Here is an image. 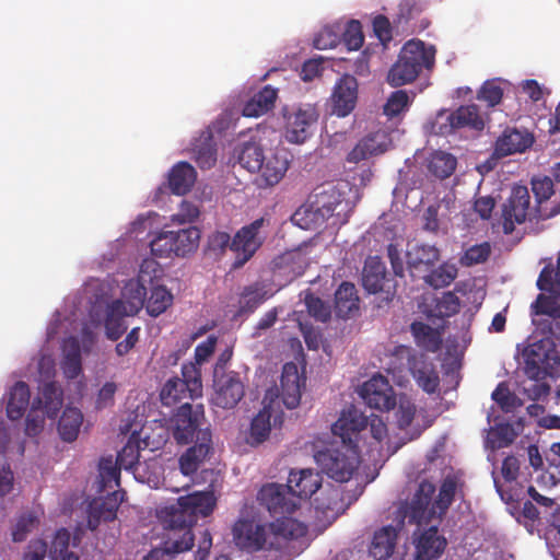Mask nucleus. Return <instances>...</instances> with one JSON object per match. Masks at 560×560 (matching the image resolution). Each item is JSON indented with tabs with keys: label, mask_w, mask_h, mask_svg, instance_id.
<instances>
[{
	"label": "nucleus",
	"mask_w": 560,
	"mask_h": 560,
	"mask_svg": "<svg viewBox=\"0 0 560 560\" xmlns=\"http://www.w3.org/2000/svg\"><path fill=\"white\" fill-rule=\"evenodd\" d=\"M530 184L537 206L544 207V202L555 194L552 179L548 176L534 177Z\"/></svg>",
	"instance_id": "obj_58"
},
{
	"label": "nucleus",
	"mask_w": 560,
	"mask_h": 560,
	"mask_svg": "<svg viewBox=\"0 0 560 560\" xmlns=\"http://www.w3.org/2000/svg\"><path fill=\"white\" fill-rule=\"evenodd\" d=\"M395 423L400 430L409 428L417 412L415 402L407 395H399L396 399Z\"/></svg>",
	"instance_id": "obj_46"
},
{
	"label": "nucleus",
	"mask_w": 560,
	"mask_h": 560,
	"mask_svg": "<svg viewBox=\"0 0 560 560\" xmlns=\"http://www.w3.org/2000/svg\"><path fill=\"white\" fill-rule=\"evenodd\" d=\"M173 304V294L164 285H156L151 289L145 308L150 316L158 317Z\"/></svg>",
	"instance_id": "obj_43"
},
{
	"label": "nucleus",
	"mask_w": 560,
	"mask_h": 560,
	"mask_svg": "<svg viewBox=\"0 0 560 560\" xmlns=\"http://www.w3.org/2000/svg\"><path fill=\"white\" fill-rule=\"evenodd\" d=\"M457 490V481L454 477L447 476L441 483L435 506L438 509V518L441 520L447 512L454 501Z\"/></svg>",
	"instance_id": "obj_47"
},
{
	"label": "nucleus",
	"mask_w": 560,
	"mask_h": 560,
	"mask_svg": "<svg viewBox=\"0 0 560 560\" xmlns=\"http://www.w3.org/2000/svg\"><path fill=\"white\" fill-rule=\"evenodd\" d=\"M440 261V250L434 245L415 244L407 250V264L413 273H427Z\"/></svg>",
	"instance_id": "obj_24"
},
{
	"label": "nucleus",
	"mask_w": 560,
	"mask_h": 560,
	"mask_svg": "<svg viewBox=\"0 0 560 560\" xmlns=\"http://www.w3.org/2000/svg\"><path fill=\"white\" fill-rule=\"evenodd\" d=\"M191 152L198 166L203 170L211 168L217 162V148L210 130L202 131L191 143Z\"/></svg>",
	"instance_id": "obj_29"
},
{
	"label": "nucleus",
	"mask_w": 560,
	"mask_h": 560,
	"mask_svg": "<svg viewBox=\"0 0 560 560\" xmlns=\"http://www.w3.org/2000/svg\"><path fill=\"white\" fill-rule=\"evenodd\" d=\"M151 253L156 257H170L174 255V242L172 231H161L150 242Z\"/></svg>",
	"instance_id": "obj_55"
},
{
	"label": "nucleus",
	"mask_w": 560,
	"mask_h": 560,
	"mask_svg": "<svg viewBox=\"0 0 560 560\" xmlns=\"http://www.w3.org/2000/svg\"><path fill=\"white\" fill-rule=\"evenodd\" d=\"M310 199L314 219L322 222L331 219L335 226L346 224L353 211L351 201L330 183L316 187Z\"/></svg>",
	"instance_id": "obj_6"
},
{
	"label": "nucleus",
	"mask_w": 560,
	"mask_h": 560,
	"mask_svg": "<svg viewBox=\"0 0 560 560\" xmlns=\"http://www.w3.org/2000/svg\"><path fill=\"white\" fill-rule=\"evenodd\" d=\"M368 428V417L358 408L350 406L342 410L338 420L332 424L331 431L341 439L342 445L359 450L360 434Z\"/></svg>",
	"instance_id": "obj_14"
},
{
	"label": "nucleus",
	"mask_w": 560,
	"mask_h": 560,
	"mask_svg": "<svg viewBox=\"0 0 560 560\" xmlns=\"http://www.w3.org/2000/svg\"><path fill=\"white\" fill-rule=\"evenodd\" d=\"M234 154L241 166L250 173H255L261 167L265 156L261 145L256 141L243 142L235 148Z\"/></svg>",
	"instance_id": "obj_38"
},
{
	"label": "nucleus",
	"mask_w": 560,
	"mask_h": 560,
	"mask_svg": "<svg viewBox=\"0 0 560 560\" xmlns=\"http://www.w3.org/2000/svg\"><path fill=\"white\" fill-rule=\"evenodd\" d=\"M38 524V518L34 513L22 514L12 532V539L14 541H23L26 539L28 533H31Z\"/></svg>",
	"instance_id": "obj_60"
},
{
	"label": "nucleus",
	"mask_w": 560,
	"mask_h": 560,
	"mask_svg": "<svg viewBox=\"0 0 560 560\" xmlns=\"http://www.w3.org/2000/svg\"><path fill=\"white\" fill-rule=\"evenodd\" d=\"M516 439V432L510 423H498L488 433L487 444L491 450L510 446Z\"/></svg>",
	"instance_id": "obj_45"
},
{
	"label": "nucleus",
	"mask_w": 560,
	"mask_h": 560,
	"mask_svg": "<svg viewBox=\"0 0 560 560\" xmlns=\"http://www.w3.org/2000/svg\"><path fill=\"white\" fill-rule=\"evenodd\" d=\"M560 296L557 294H539L532 304L533 313L536 315H548L552 318H560Z\"/></svg>",
	"instance_id": "obj_52"
},
{
	"label": "nucleus",
	"mask_w": 560,
	"mask_h": 560,
	"mask_svg": "<svg viewBox=\"0 0 560 560\" xmlns=\"http://www.w3.org/2000/svg\"><path fill=\"white\" fill-rule=\"evenodd\" d=\"M305 527L293 518L261 524L254 518L240 517L232 527L234 545L246 552L264 549L280 550L288 539L303 535Z\"/></svg>",
	"instance_id": "obj_2"
},
{
	"label": "nucleus",
	"mask_w": 560,
	"mask_h": 560,
	"mask_svg": "<svg viewBox=\"0 0 560 560\" xmlns=\"http://www.w3.org/2000/svg\"><path fill=\"white\" fill-rule=\"evenodd\" d=\"M70 534L66 528L57 530L56 536L52 540L54 556L52 560H63L68 555H74L69 551Z\"/></svg>",
	"instance_id": "obj_62"
},
{
	"label": "nucleus",
	"mask_w": 560,
	"mask_h": 560,
	"mask_svg": "<svg viewBox=\"0 0 560 560\" xmlns=\"http://www.w3.org/2000/svg\"><path fill=\"white\" fill-rule=\"evenodd\" d=\"M215 501L211 492H192L179 497L176 503L160 511V518L165 528L170 529L164 541L166 553H179L190 550L194 546L191 527L199 516L210 515Z\"/></svg>",
	"instance_id": "obj_1"
},
{
	"label": "nucleus",
	"mask_w": 560,
	"mask_h": 560,
	"mask_svg": "<svg viewBox=\"0 0 560 560\" xmlns=\"http://www.w3.org/2000/svg\"><path fill=\"white\" fill-rule=\"evenodd\" d=\"M362 285L369 293H385L386 300L395 294L396 284L387 276L386 267L378 256L366 258L362 271Z\"/></svg>",
	"instance_id": "obj_17"
},
{
	"label": "nucleus",
	"mask_w": 560,
	"mask_h": 560,
	"mask_svg": "<svg viewBox=\"0 0 560 560\" xmlns=\"http://www.w3.org/2000/svg\"><path fill=\"white\" fill-rule=\"evenodd\" d=\"M457 166L456 158L444 151L433 152L428 160L429 173L439 179L448 178Z\"/></svg>",
	"instance_id": "obj_40"
},
{
	"label": "nucleus",
	"mask_w": 560,
	"mask_h": 560,
	"mask_svg": "<svg viewBox=\"0 0 560 560\" xmlns=\"http://www.w3.org/2000/svg\"><path fill=\"white\" fill-rule=\"evenodd\" d=\"M318 467L338 482L351 479L359 465V450L341 445L318 451L315 456Z\"/></svg>",
	"instance_id": "obj_7"
},
{
	"label": "nucleus",
	"mask_w": 560,
	"mask_h": 560,
	"mask_svg": "<svg viewBox=\"0 0 560 560\" xmlns=\"http://www.w3.org/2000/svg\"><path fill=\"white\" fill-rule=\"evenodd\" d=\"M47 553V544L43 539L31 540L27 545L23 560H44Z\"/></svg>",
	"instance_id": "obj_64"
},
{
	"label": "nucleus",
	"mask_w": 560,
	"mask_h": 560,
	"mask_svg": "<svg viewBox=\"0 0 560 560\" xmlns=\"http://www.w3.org/2000/svg\"><path fill=\"white\" fill-rule=\"evenodd\" d=\"M360 396L373 409L389 411L396 407L394 389L388 380L381 374L372 376L362 385Z\"/></svg>",
	"instance_id": "obj_16"
},
{
	"label": "nucleus",
	"mask_w": 560,
	"mask_h": 560,
	"mask_svg": "<svg viewBox=\"0 0 560 560\" xmlns=\"http://www.w3.org/2000/svg\"><path fill=\"white\" fill-rule=\"evenodd\" d=\"M536 284L540 291L560 296V271L551 262L546 265L541 269Z\"/></svg>",
	"instance_id": "obj_51"
},
{
	"label": "nucleus",
	"mask_w": 560,
	"mask_h": 560,
	"mask_svg": "<svg viewBox=\"0 0 560 560\" xmlns=\"http://www.w3.org/2000/svg\"><path fill=\"white\" fill-rule=\"evenodd\" d=\"M140 458V441L135 433L130 435L126 445L118 452L117 463L125 469H133Z\"/></svg>",
	"instance_id": "obj_48"
},
{
	"label": "nucleus",
	"mask_w": 560,
	"mask_h": 560,
	"mask_svg": "<svg viewBox=\"0 0 560 560\" xmlns=\"http://www.w3.org/2000/svg\"><path fill=\"white\" fill-rule=\"evenodd\" d=\"M145 295V288L137 283L136 302L126 303L121 300H115L107 307L105 318V330L108 339L116 341L127 330L128 326L125 318L132 316L143 306Z\"/></svg>",
	"instance_id": "obj_9"
},
{
	"label": "nucleus",
	"mask_w": 560,
	"mask_h": 560,
	"mask_svg": "<svg viewBox=\"0 0 560 560\" xmlns=\"http://www.w3.org/2000/svg\"><path fill=\"white\" fill-rule=\"evenodd\" d=\"M358 82L352 75L346 74L336 83L331 95V114L338 117L348 116L355 107Z\"/></svg>",
	"instance_id": "obj_20"
},
{
	"label": "nucleus",
	"mask_w": 560,
	"mask_h": 560,
	"mask_svg": "<svg viewBox=\"0 0 560 560\" xmlns=\"http://www.w3.org/2000/svg\"><path fill=\"white\" fill-rule=\"evenodd\" d=\"M412 560H439L444 553L447 540L440 534L436 525L423 529L413 538Z\"/></svg>",
	"instance_id": "obj_19"
},
{
	"label": "nucleus",
	"mask_w": 560,
	"mask_h": 560,
	"mask_svg": "<svg viewBox=\"0 0 560 560\" xmlns=\"http://www.w3.org/2000/svg\"><path fill=\"white\" fill-rule=\"evenodd\" d=\"M342 40L349 50H358L362 47L364 35L359 21L351 20L348 22L342 35Z\"/></svg>",
	"instance_id": "obj_57"
},
{
	"label": "nucleus",
	"mask_w": 560,
	"mask_h": 560,
	"mask_svg": "<svg viewBox=\"0 0 560 560\" xmlns=\"http://www.w3.org/2000/svg\"><path fill=\"white\" fill-rule=\"evenodd\" d=\"M83 416L80 409L67 407L58 422V432L65 442L77 440L82 425Z\"/></svg>",
	"instance_id": "obj_39"
},
{
	"label": "nucleus",
	"mask_w": 560,
	"mask_h": 560,
	"mask_svg": "<svg viewBox=\"0 0 560 560\" xmlns=\"http://www.w3.org/2000/svg\"><path fill=\"white\" fill-rule=\"evenodd\" d=\"M120 466L113 457H103L98 464L100 482L103 489L113 488V485L119 486Z\"/></svg>",
	"instance_id": "obj_50"
},
{
	"label": "nucleus",
	"mask_w": 560,
	"mask_h": 560,
	"mask_svg": "<svg viewBox=\"0 0 560 560\" xmlns=\"http://www.w3.org/2000/svg\"><path fill=\"white\" fill-rule=\"evenodd\" d=\"M315 501L317 502V509L322 510L323 512L326 511H336L339 509L340 503L342 501L341 491L337 487H330L327 490V501L325 499L316 498Z\"/></svg>",
	"instance_id": "obj_63"
},
{
	"label": "nucleus",
	"mask_w": 560,
	"mask_h": 560,
	"mask_svg": "<svg viewBox=\"0 0 560 560\" xmlns=\"http://www.w3.org/2000/svg\"><path fill=\"white\" fill-rule=\"evenodd\" d=\"M322 481L319 472L310 468L291 471L288 478V489L296 500L308 499L320 488Z\"/></svg>",
	"instance_id": "obj_23"
},
{
	"label": "nucleus",
	"mask_w": 560,
	"mask_h": 560,
	"mask_svg": "<svg viewBox=\"0 0 560 560\" xmlns=\"http://www.w3.org/2000/svg\"><path fill=\"white\" fill-rule=\"evenodd\" d=\"M360 299L355 285L351 282H342L335 292V312L340 318L350 317L359 311Z\"/></svg>",
	"instance_id": "obj_34"
},
{
	"label": "nucleus",
	"mask_w": 560,
	"mask_h": 560,
	"mask_svg": "<svg viewBox=\"0 0 560 560\" xmlns=\"http://www.w3.org/2000/svg\"><path fill=\"white\" fill-rule=\"evenodd\" d=\"M197 178L195 168L188 162H178L168 173V187L175 195L188 192Z\"/></svg>",
	"instance_id": "obj_31"
},
{
	"label": "nucleus",
	"mask_w": 560,
	"mask_h": 560,
	"mask_svg": "<svg viewBox=\"0 0 560 560\" xmlns=\"http://www.w3.org/2000/svg\"><path fill=\"white\" fill-rule=\"evenodd\" d=\"M398 530L393 525L377 529L372 538L370 555L375 560H387L395 551Z\"/></svg>",
	"instance_id": "obj_28"
},
{
	"label": "nucleus",
	"mask_w": 560,
	"mask_h": 560,
	"mask_svg": "<svg viewBox=\"0 0 560 560\" xmlns=\"http://www.w3.org/2000/svg\"><path fill=\"white\" fill-rule=\"evenodd\" d=\"M378 133L369 135L358 141L353 149L347 154V162L358 164L371 156L378 155L386 151L384 142L380 141Z\"/></svg>",
	"instance_id": "obj_36"
},
{
	"label": "nucleus",
	"mask_w": 560,
	"mask_h": 560,
	"mask_svg": "<svg viewBox=\"0 0 560 560\" xmlns=\"http://www.w3.org/2000/svg\"><path fill=\"white\" fill-rule=\"evenodd\" d=\"M434 46H427L422 40L407 42L387 74L392 86H401L415 81L423 69H431L435 61Z\"/></svg>",
	"instance_id": "obj_3"
},
{
	"label": "nucleus",
	"mask_w": 560,
	"mask_h": 560,
	"mask_svg": "<svg viewBox=\"0 0 560 560\" xmlns=\"http://www.w3.org/2000/svg\"><path fill=\"white\" fill-rule=\"evenodd\" d=\"M410 331L417 346L429 352H436L442 347V334L439 329L423 322H413Z\"/></svg>",
	"instance_id": "obj_37"
},
{
	"label": "nucleus",
	"mask_w": 560,
	"mask_h": 560,
	"mask_svg": "<svg viewBox=\"0 0 560 560\" xmlns=\"http://www.w3.org/2000/svg\"><path fill=\"white\" fill-rule=\"evenodd\" d=\"M407 369L416 380L419 387L428 394H434L440 385V377L432 362L423 354L416 353L410 347H395L387 371L393 374H400Z\"/></svg>",
	"instance_id": "obj_5"
},
{
	"label": "nucleus",
	"mask_w": 560,
	"mask_h": 560,
	"mask_svg": "<svg viewBox=\"0 0 560 560\" xmlns=\"http://www.w3.org/2000/svg\"><path fill=\"white\" fill-rule=\"evenodd\" d=\"M409 104L410 98L407 92L405 90H397L387 98V102L383 107V113L387 117L393 118L407 110Z\"/></svg>",
	"instance_id": "obj_54"
},
{
	"label": "nucleus",
	"mask_w": 560,
	"mask_h": 560,
	"mask_svg": "<svg viewBox=\"0 0 560 560\" xmlns=\"http://www.w3.org/2000/svg\"><path fill=\"white\" fill-rule=\"evenodd\" d=\"M190 448L196 450L192 457L196 459L197 464L200 465L212 448V434L209 428H205V430L198 431L195 445H192Z\"/></svg>",
	"instance_id": "obj_59"
},
{
	"label": "nucleus",
	"mask_w": 560,
	"mask_h": 560,
	"mask_svg": "<svg viewBox=\"0 0 560 560\" xmlns=\"http://www.w3.org/2000/svg\"><path fill=\"white\" fill-rule=\"evenodd\" d=\"M182 376H174L164 384L160 394L164 406H173L184 399H195L201 396V374L197 365L194 363L184 364Z\"/></svg>",
	"instance_id": "obj_8"
},
{
	"label": "nucleus",
	"mask_w": 560,
	"mask_h": 560,
	"mask_svg": "<svg viewBox=\"0 0 560 560\" xmlns=\"http://www.w3.org/2000/svg\"><path fill=\"white\" fill-rule=\"evenodd\" d=\"M560 213V202L550 210L541 206H530V195L526 186L516 185L512 188L510 197L502 206L503 231L511 234L516 224L526 220H547Z\"/></svg>",
	"instance_id": "obj_4"
},
{
	"label": "nucleus",
	"mask_w": 560,
	"mask_h": 560,
	"mask_svg": "<svg viewBox=\"0 0 560 560\" xmlns=\"http://www.w3.org/2000/svg\"><path fill=\"white\" fill-rule=\"evenodd\" d=\"M451 130L470 128L482 130L485 121L477 105H462L447 116Z\"/></svg>",
	"instance_id": "obj_32"
},
{
	"label": "nucleus",
	"mask_w": 560,
	"mask_h": 560,
	"mask_svg": "<svg viewBox=\"0 0 560 560\" xmlns=\"http://www.w3.org/2000/svg\"><path fill=\"white\" fill-rule=\"evenodd\" d=\"M285 138L291 143H303L312 135V127L319 118L316 105L301 104L291 110L284 109Z\"/></svg>",
	"instance_id": "obj_11"
},
{
	"label": "nucleus",
	"mask_w": 560,
	"mask_h": 560,
	"mask_svg": "<svg viewBox=\"0 0 560 560\" xmlns=\"http://www.w3.org/2000/svg\"><path fill=\"white\" fill-rule=\"evenodd\" d=\"M457 276V269L454 265L442 264L438 268L433 267L427 273L420 276L425 283L434 289H440L451 284Z\"/></svg>",
	"instance_id": "obj_44"
},
{
	"label": "nucleus",
	"mask_w": 560,
	"mask_h": 560,
	"mask_svg": "<svg viewBox=\"0 0 560 560\" xmlns=\"http://www.w3.org/2000/svg\"><path fill=\"white\" fill-rule=\"evenodd\" d=\"M31 393L28 385L25 382H16L9 392L7 402V416L10 420H20L28 405Z\"/></svg>",
	"instance_id": "obj_35"
},
{
	"label": "nucleus",
	"mask_w": 560,
	"mask_h": 560,
	"mask_svg": "<svg viewBox=\"0 0 560 560\" xmlns=\"http://www.w3.org/2000/svg\"><path fill=\"white\" fill-rule=\"evenodd\" d=\"M434 492L435 486L432 482L428 480L420 482L408 506L407 515L410 523L429 524L438 516L435 502L431 504Z\"/></svg>",
	"instance_id": "obj_18"
},
{
	"label": "nucleus",
	"mask_w": 560,
	"mask_h": 560,
	"mask_svg": "<svg viewBox=\"0 0 560 560\" xmlns=\"http://www.w3.org/2000/svg\"><path fill=\"white\" fill-rule=\"evenodd\" d=\"M534 142V137L527 130L508 128L495 142V153L506 156L517 152H524Z\"/></svg>",
	"instance_id": "obj_25"
},
{
	"label": "nucleus",
	"mask_w": 560,
	"mask_h": 560,
	"mask_svg": "<svg viewBox=\"0 0 560 560\" xmlns=\"http://www.w3.org/2000/svg\"><path fill=\"white\" fill-rule=\"evenodd\" d=\"M290 161L284 150H276L269 155L264 156L262 165L257 172L260 173V187H272L281 182L284 177Z\"/></svg>",
	"instance_id": "obj_21"
},
{
	"label": "nucleus",
	"mask_w": 560,
	"mask_h": 560,
	"mask_svg": "<svg viewBox=\"0 0 560 560\" xmlns=\"http://www.w3.org/2000/svg\"><path fill=\"white\" fill-rule=\"evenodd\" d=\"M503 97V89L495 79L487 80L480 88L477 98L483 101L489 107L500 104Z\"/></svg>",
	"instance_id": "obj_56"
},
{
	"label": "nucleus",
	"mask_w": 560,
	"mask_h": 560,
	"mask_svg": "<svg viewBox=\"0 0 560 560\" xmlns=\"http://www.w3.org/2000/svg\"><path fill=\"white\" fill-rule=\"evenodd\" d=\"M205 419L202 405L192 406L188 401L182 406L171 418V431L177 444L187 445L197 440V433L201 428V421Z\"/></svg>",
	"instance_id": "obj_10"
},
{
	"label": "nucleus",
	"mask_w": 560,
	"mask_h": 560,
	"mask_svg": "<svg viewBox=\"0 0 560 560\" xmlns=\"http://www.w3.org/2000/svg\"><path fill=\"white\" fill-rule=\"evenodd\" d=\"M122 497L114 491L102 499L93 500L89 505L88 527L95 530L101 522H112L117 516V510Z\"/></svg>",
	"instance_id": "obj_22"
},
{
	"label": "nucleus",
	"mask_w": 560,
	"mask_h": 560,
	"mask_svg": "<svg viewBox=\"0 0 560 560\" xmlns=\"http://www.w3.org/2000/svg\"><path fill=\"white\" fill-rule=\"evenodd\" d=\"M257 499L277 518L283 517L285 520V515L294 513L299 508V500L291 494L288 485H266L259 490Z\"/></svg>",
	"instance_id": "obj_13"
},
{
	"label": "nucleus",
	"mask_w": 560,
	"mask_h": 560,
	"mask_svg": "<svg viewBox=\"0 0 560 560\" xmlns=\"http://www.w3.org/2000/svg\"><path fill=\"white\" fill-rule=\"evenodd\" d=\"M172 233L175 256L185 257L197 249L200 240V232L197 228L189 226L187 229L172 231Z\"/></svg>",
	"instance_id": "obj_41"
},
{
	"label": "nucleus",
	"mask_w": 560,
	"mask_h": 560,
	"mask_svg": "<svg viewBox=\"0 0 560 560\" xmlns=\"http://www.w3.org/2000/svg\"><path fill=\"white\" fill-rule=\"evenodd\" d=\"M490 244L488 242H483L481 244L472 245L469 248H467L459 258V262L464 267H471L487 261L488 258L490 257Z\"/></svg>",
	"instance_id": "obj_53"
},
{
	"label": "nucleus",
	"mask_w": 560,
	"mask_h": 560,
	"mask_svg": "<svg viewBox=\"0 0 560 560\" xmlns=\"http://www.w3.org/2000/svg\"><path fill=\"white\" fill-rule=\"evenodd\" d=\"M63 405V393L55 382L45 383L40 388L39 396L33 400V410H43L45 415L54 419L57 417Z\"/></svg>",
	"instance_id": "obj_27"
},
{
	"label": "nucleus",
	"mask_w": 560,
	"mask_h": 560,
	"mask_svg": "<svg viewBox=\"0 0 560 560\" xmlns=\"http://www.w3.org/2000/svg\"><path fill=\"white\" fill-rule=\"evenodd\" d=\"M281 398L288 409H294L301 401V377L294 363H285L282 369Z\"/></svg>",
	"instance_id": "obj_26"
},
{
	"label": "nucleus",
	"mask_w": 560,
	"mask_h": 560,
	"mask_svg": "<svg viewBox=\"0 0 560 560\" xmlns=\"http://www.w3.org/2000/svg\"><path fill=\"white\" fill-rule=\"evenodd\" d=\"M305 304L311 316L316 320L326 323L331 316V311L318 296L307 294L305 298Z\"/></svg>",
	"instance_id": "obj_61"
},
{
	"label": "nucleus",
	"mask_w": 560,
	"mask_h": 560,
	"mask_svg": "<svg viewBox=\"0 0 560 560\" xmlns=\"http://www.w3.org/2000/svg\"><path fill=\"white\" fill-rule=\"evenodd\" d=\"M424 9L425 2L423 0H401L398 4L396 22L404 25V27L411 28V32L422 31L428 27L429 21L420 19L419 24L412 23V21L418 19Z\"/></svg>",
	"instance_id": "obj_30"
},
{
	"label": "nucleus",
	"mask_w": 560,
	"mask_h": 560,
	"mask_svg": "<svg viewBox=\"0 0 560 560\" xmlns=\"http://www.w3.org/2000/svg\"><path fill=\"white\" fill-rule=\"evenodd\" d=\"M212 401L223 409L234 408L245 395V385L237 372L230 371L214 380Z\"/></svg>",
	"instance_id": "obj_15"
},
{
	"label": "nucleus",
	"mask_w": 560,
	"mask_h": 560,
	"mask_svg": "<svg viewBox=\"0 0 560 560\" xmlns=\"http://www.w3.org/2000/svg\"><path fill=\"white\" fill-rule=\"evenodd\" d=\"M278 91L270 85L264 86L255 93L244 105L243 115L246 117H259L273 108Z\"/></svg>",
	"instance_id": "obj_33"
},
{
	"label": "nucleus",
	"mask_w": 560,
	"mask_h": 560,
	"mask_svg": "<svg viewBox=\"0 0 560 560\" xmlns=\"http://www.w3.org/2000/svg\"><path fill=\"white\" fill-rule=\"evenodd\" d=\"M491 398L504 412H512L522 406V400L510 390L509 385L505 382L498 384L491 394Z\"/></svg>",
	"instance_id": "obj_49"
},
{
	"label": "nucleus",
	"mask_w": 560,
	"mask_h": 560,
	"mask_svg": "<svg viewBox=\"0 0 560 560\" xmlns=\"http://www.w3.org/2000/svg\"><path fill=\"white\" fill-rule=\"evenodd\" d=\"M270 418V407L267 406L253 418L249 429L252 444H260L269 438L271 431Z\"/></svg>",
	"instance_id": "obj_42"
},
{
	"label": "nucleus",
	"mask_w": 560,
	"mask_h": 560,
	"mask_svg": "<svg viewBox=\"0 0 560 560\" xmlns=\"http://www.w3.org/2000/svg\"><path fill=\"white\" fill-rule=\"evenodd\" d=\"M266 222L264 218H259L236 232L231 242V250L236 254L235 267L243 266L261 247L266 240L261 229Z\"/></svg>",
	"instance_id": "obj_12"
}]
</instances>
